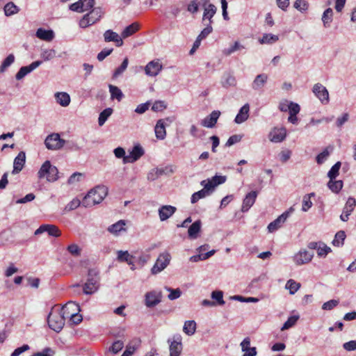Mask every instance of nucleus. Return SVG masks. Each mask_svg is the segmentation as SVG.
I'll return each instance as SVG.
<instances>
[{
    "instance_id": "f257e3e1",
    "label": "nucleus",
    "mask_w": 356,
    "mask_h": 356,
    "mask_svg": "<svg viewBox=\"0 0 356 356\" xmlns=\"http://www.w3.org/2000/svg\"><path fill=\"white\" fill-rule=\"evenodd\" d=\"M108 193V188L104 186H97L91 189L83 197L81 204L84 207H91L99 204Z\"/></svg>"
},
{
    "instance_id": "f03ea898",
    "label": "nucleus",
    "mask_w": 356,
    "mask_h": 356,
    "mask_svg": "<svg viewBox=\"0 0 356 356\" xmlns=\"http://www.w3.org/2000/svg\"><path fill=\"white\" fill-rule=\"evenodd\" d=\"M99 272L95 268H90L88 272L86 282L83 286V293L91 295L95 293L99 287Z\"/></svg>"
},
{
    "instance_id": "7ed1b4c3",
    "label": "nucleus",
    "mask_w": 356,
    "mask_h": 356,
    "mask_svg": "<svg viewBox=\"0 0 356 356\" xmlns=\"http://www.w3.org/2000/svg\"><path fill=\"white\" fill-rule=\"evenodd\" d=\"M65 319L58 309H52L47 317L49 327L54 331L59 332L65 325Z\"/></svg>"
},
{
    "instance_id": "20e7f679",
    "label": "nucleus",
    "mask_w": 356,
    "mask_h": 356,
    "mask_svg": "<svg viewBox=\"0 0 356 356\" xmlns=\"http://www.w3.org/2000/svg\"><path fill=\"white\" fill-rule=\"evenodd\" d=\"M103 13L100 8H94L90 13L84 15L81 19L79 21L80 27L85 29L94 24L101 19Z\"/></svg>"
},
{
    "instance_id": "39448f33",
    "label": "nucleus",
    "mask_w": 356,
    "mask_h": 356,
    "mask_svg": "<svg viewBox=\"0 0 356 356\" xmlns=\"http://www.w3.org/2000/svg\"><path fill=\"white\" fill-rule=\"evenodd\" d=\"M170 260L171 256L169 252L161 253L151 269L152 274L156 275L161 272L169 265Z\"/></svg>"
},
{
    "instance_id": "423d86ee",
    "label": "nucleus",
    "mask_w": 356,
    "mask_h": 356,
    "mask_svg": "<svg viewBox=\"0 0 356 356\" xmlns=\"http://www.w3.org/2000/svg\"><path fill=\"white\" fill-rule=\"evenodd\" d=\"M44 144L48 149L58 150L65 145V140L60 138L59 134L53 133L47 136Z\"/></svg>"
},
{
    "instance_id": "0eeeda50",
    "label": "nucleus",
    "mask_w": 356,
    "mask_h": 356,
    "mask_svg": "<svg viewBox=\"0 0 356 356\" xmlns=\"http://www.w3.org/2000/svg\"><path fill=\"white\" fill-rule=\"evenodd\" d=\"M181 339L182 338L180 334H175L172 339H168L170 356H180L183 349Z\"/></svg>"
},
{
    "instance_id": "6e6552de",
    "label": "nucleus",
    "mask_w": 356,
    "mask_h": 356,
    "mask_svg": "<svg viewBox=\"0 0 356 356\" xmlns=\"http://www.w3.org/2000/svg\"><path fill=\"white\" fill-rule=\"evenodd\" d=\"M95 0H79L70 6V9L77 13H83L93 8Z\"/></svg>"
},
{
    "instance_id": "1a4fd4ad",
    "label": "nucleus",
    "mask_w": 356,
    "mask_h": 356,
    "mask_svg": "<svg viewBox=\"0 0 356 356\" xmlns=\"http://www.w3.org/2000/svg\"><path fill=\"white\" fill-rule=\"evenodd\" d=\"M293 209L290 208L289 211H286L284 212L282 215H280L278 218H277L275 220L271 222L268 225V229L269 232H273L276 231L277 229H279L281 225L286 220V219L289 218L291 212L292 211Z\"/></svg>"
},
{
    "instance_id": "9d476101",
    "label": "nucleus",
    "mask_w": 356,
    "mask_h": 356,
    "mask_svg": "<svg viewBox=\"0 0 356 356\" xmlns=\"http://www.w3.org/2000/svg\"><path fill=\"white\" fill-rule=\"evenodd\" d=\"M286 136V130L284 127H275L268 134V138L273 143H280L285 139Z\"/></svg>"
},
{
    "instance_id": "9b49d317",
    "label": "nucleus",
    "mask_w": 356,
    "mask_h": 356,
    "mask_svg": "<svg viewBox=\"0 0 356 356\" xmlns=\"http://www.w3.org/2000/svg\"><path fill=\"white\" fill-rule=\"evenodd\" d=\"M145 151L139 145H136L130 152L129 156L124 158V163H134L138 161L143 154Z\"/></svg>"
},
{
    "instance_id": "f8f14e48",
    "label": "nucleus",
    "mask_w": 356,
    "mask_h": 356,
    "mask_svg": "<svg viewBox=\"0 0 356 356\" xmlns=\"http://www.w3.org/2000/svg\"><path fill=\"white\" fill-rule=\"evenodd\" d=\"M47 232L49 236L58 237L60 235L59 229L54 225H42L35 232V235Z\"/></svg>"
},
{
    "instance_id": "ddd939ff",
    "label": "nucleus",
    "mask_w": 356,
    "mask_h": 356,
    "mask_svg": "<svg viewBox=\"0 0 356 356\" xmlns=\"http://www.w3.org/2000/svg\"><path fill=\"white\" fill-rule=\"evenodd\" d=\"M314 257V252L308 250H300L294 257V261L298 265L309 262Z\"/></svg>"
},
{
    "instance_id": "4468645a",
    "label": "nucleus",
    "mask_w": 356,
    "mask_h": 356,
    "mask_svg": "<svg viewBox=\"0 0 356 356\" xmlns=\"http://www.w3.org/2000/svg\"><path fill=\"white\" fill-rule=\"evenodd\" d=\"M161 299V293L150 291L145 294V305L147 307H153L158 305Z\"/></svg>"
},
{
    "instance_id": "2eb2a0df",
    "label": "nucleus",
    "mask_w": 356,
    "mask_h": 356,
    "mask_svg": "<svg viewBox=\"0 0 356 356\" xmlns=\"http://www.w3.org/2000/svg\"><path fill=\"white\" fill-rule=\"evenodd\" d=\"M42 64L41 60H36L33 62L31 65L28 66L22 67L18 72L15 75V78L17 80H20L24 78L29 73L31 72L33 70L36 69Z\"/></svg>"
},
{
    "instance_id": "dca6fc26",
    "label": "nucleus",
    "mask_w": 356,
    "mask_h": 356,
    "mask_svg": "<svg viewBox=\"0 0 356 356\" xmlns=\"http://www.w3.org/2000/svg\"><path fill=\"white\" fill-rule=\"evenodd\" d=\"M162 70V65L159 60H152L145 67V74L150 76H156Z\"/></svg>"
},
{
    "instance_id": "f3484780",
    "label": "nucleus",
    "mask_w": 356,
    "mask_h": 356,
    "mask_svg": "<svg viewBox=\"0 0 356 356\" xmlns=\"http://www.w3.org/2000/svg\"><path fill=\"white\" fill-rule=\"evenodd\" d=\"M220 115V112L219 111H213L202 120L201 124L207 128H213L215 127Z\"/></svg>"
},
{
    "instance_id": "a211bd4d",
    "label": "nucleus",
    "mask_w": 356,
    "mask_h": 356,
    "mask_svg": "<svg viewBox=\"0 0 356 356\" xmlns=\"http://www.w3.org/2000/svg\"><path fill=\"white\" fill-rule=\"evenodd\" d=\"M26 162V154L24 152H20L15 158L13 162V174H17L23 169Z\"/></svg>"
},
{
    "instance_id": "6ab92c4d",
    "label": "nucleus",
    "mask_w": 356,
    "mask_h": 356,
    "mask_svg": "<svg viewBox=\"0 0 356 356\" xmlns=\"http://www.w3.org/2000/svg\"><path fill=\"white\" fill-rule=\"evenodd\" d=\"M356 206V200L353 197H349L343 208V213L341 215L340 218L343 221H347L348 216L351 214L352 211L355 209Z\"/></svg>"
},
{
    "instance_id": "aec40b11",
    "label": "nucleus",
    "mask_w": 356,
    "mask_h": 356,
    "mask_svg": "<svg viewBox=\"0 0 356 356\" xmlns=\"http://www.w3.org/2000/svg\"><path fill=\"white\" fill-rule=\"evenodd\" d=\"M104 39L106 42H115L117 47H121L123 44V40L117 33L111 29L106 31L104 33Z\"/></svg>"
},
{
    "instance_id": "412c9836",
    "label": "nucleus",
    "mask_w": 356,
    "mask_h": 356,
    "mask_svg": "<svg viewBox=\"0 0 356 356\" xmlns=\"http://www.w3.org/2000/svg\"><path fill=\"white\" fill-rule=\"evenodd\" d=\"M257 196V193L256 191H251L245 195L241 207L242 212H246L250 209L255 202Z\"/></svg>"
},
{
    "instance_id": "4be33fe9",
    "label": "nucleus",
    "mask_w": 356,
    "mask_h": 356,
    "mask_svg": "<svg viewBox=\"0 0 356 356\" xmlns=\"http://www.w3.org/2000/svg\"><path fill=\"white\" fill-rule=\"evenodd\" d=\"M313 92L322 103L328 102V92L321 84H315L313 88Z\"/></svg>"
},
{
    "instance_id": "5701e85b",
    "label": "nucleus",
    "mask_w": 356,
    "mask_h": 356,
    "mask_svg": "<svg viewBox=\"0 0 356 356\" xmlns=\"http://www.w3.org/2000/svg\"><path fill=\"white\" fill-rule=\"evenodd\" d=\"M58 310L61 312L65 318H68L73 313L80 312L79 305L73 302H67L65 306Z\"/></svg>"
},
{
    "instance_id": "b1692460",
    "label": "nucleus",
    "mask_w": 356,
    "mask_h": 356,
    "mask_svg": "<svg viewBox=\"0 0 356 356\" xmlns=\"http://www.w3.org/2000/svg\"><path fill=\"white\" fill-rule=\"evenodd\" d=\"M176 207L170 205H164L159 208V216L161 221H164L172 216L176 211Z\"/></svg>"
},
{
    "instance_id": "393cba45",
    "label": "nucleus",
    "mask_w": 356,
    "mask_h": 356,
    "mask_svg": "<svg viewBox=\"0 0 356 356\" xmlns=\"http://www.w3.org/2000/svg\"><path fill=\"white\" fill-rule=\"evenodd\" d=\"M249 111L250 105L248 104H245L240 108L238 114L236 115L234 119V122L236 124H241L246 121L249 117Z\"/></svg>"
},
{
    "instance_id": "a878e982",
    "label": "nucleus",
    "mask_w": 356,
    "mask_h": 356,
    "mask_svg": "<svg viewBox=\"0 0 356 356\" xmlns=\"http://www.w3.org/2000/svg\"><path fill=\"white\" fill-rule=\"evenodd\" d=\"M126 222L124 220H120L117 222L110 225L107 230L113 235L118 236L120 232L126 231Z\"/></svg>"
},
{
    "instance_id": "bb28decb",
    "label": "nucleus",
    "mask_w": 356,
    "mask_h": 356,
    "mask_svg": "<svg viewBox=\"0 0 356 356\" xmlns=\"http://www.w3.org/2000/svg\"><path fill=\"white\" fill-rule=\"evenodd\" d=\"M202 222L200 220L195 221L188 229V235L191 239H196L201 231Z\"/></svg>"
},
{
    "instance_id": "cd10ccee",
    "label": "nucleus",
    "mask_w": 356,
    "mask_h": 356,
    "mask_svg": "<svg viewBox=\"0 0 356 356\" xmlns=\"http://www.w3.org/2000/svg\"><path fill=\"white\" fill-rule=\"evenodd\" d=\"M268 75L266 74H258L252 83V88L254 90H261L266 83Z\"/></svg>"
},
{
    "instance_id": "c85d7f7f",
    "label": "nucleus",
    "mask_w": 356,
    "mask_h": 356,
    "mask_svg": "<svg viewBox=\"0 0 356 356\" xmlns=\"http://www.w3.org/2000/svg\"><path fill=\"white\" fill-rule=\"evenodd\" d=\"M35 35L40 40L50 42L54 38V33L52 30H46L42 28H40L37 30Z\"/></svg>"
},
{
    "instance_id": "c756f323",
    "label": "nucleus",
    "mask_w": 356,
    "mask_h": 356,
    "mask_svg": "<svg viewBox=\"0 0 356 356\" xmlns=\"http://www.w3.org/2000/svg\"><path fill=\"white\" fill-rule=\"evenodd\" d=\"M56 102L61 106H67L70 103V96L65 92H57L54 95Z\"/></svg>"
},
{
    "instance_id": "7c9ffc66",
    "label": "nucleus",
    "mask_w": 356,
    "mask_h": 356,
    "mask_svg": "<svg viewBox=\"0 0 356 356\" xmlns=\"http://www.w3.org/2000/svg\"><path fill=\"white\" fill-rule=\"evenodd\" d=\"M156 137L159 140H163L166 136L165 126L164 120L160 119L157 121L154 128Z\"/></svg>"
},
{
    "instance_id": "2f4dec72",
    "label": "nucleus",
    "mask_w": 356,
    "mask_h": 356,
    "mask_svg": "<svg viewBox=\"0 0 356 356\" xmlns=\"http://www.w3.org/2000/svg\"><path fill=\"white\" fill-rule=\"evenodd\" d=\"M210 0H193L187 6V10L192 13H196L199 10V6H205Z\"/></svg>"
},
{
    "instance_id": "473e14b6",
    "label": "nucleus",
    "mask_w": 356,
    "mask_h": 356,
    "mask_svg": "<svg viewBox=\"0 0 356 356\" xmlns=\"http://www.w3.org/2000/svg\"><path fill=\"white\" fill-rule=\"evenodd\" d=\"M203 7H204V15H203L202 19L205 20V19H208L209 21V24H211L212 23L211 19L213 17V15L216 14L217 8L212 3H209L208 5L207 4L205 6H203Z\"/></svg>"
},
{
    "instance_id": "72a5a7b5",
    "label": "nucleus",
    "mask_w": 356,
    "mask_h": 356,
    "mask_svg": "<svg viewBox=\"0 0 356 356\" xmlns=\"http://www.w3.org/2000/svg\"><path fill=\"white\" fill-rule=\"evenodd\" d=\"M140 29V24L137 22H134L131 24L127 26L122 32L121 37L122 38H127L133 34H134L136 31H138Z\"/></svg>"
},
{
    "instance_id": "f704fd0d",
    "label": "nucleus",
    "mask_w": 356,
    "mask_h": 356,
    "mask_svg": "<svg viewBox=\"0 0 356 356\" xmlns=\"http://www.w3.org/2000/svg\"><path fill=\"white\" fill-rule=\"evenodd\" d=\"M109 92L111 93V99H117L118 102H120L124 97V94L122 90L117 86L113 85H108Z\"/></svg>"
},
{
    "instance_id": "c9c22d12",
    "label": "nucleus",
    "mask_w": 356,
    "mask_h": 356,
    "mask_svg": "<svg viewBox=\"0 0 356 356\" xmlns=\"http://www.w3.org/2000/svg\"><path fill=\"white\" fill-rule=\"evenodd\" d=\"M333 18V11L332 9L330 8H327L322 15V22L323 23L324 27H330L331 25V23L332 22Z\"/></svg>"
},
{
    "instance_id": "e433bc0d",
    "label": "nucleus",
    "mask_w": 356,
    "mask_h": 356,
    "mask_svg": "<svg viewBox=\"0 0 356 356\" xmlns=\"http://www.w3.org/2000/svg\"><path fill=\"white\" fill-rule=\"evenodd\" d=\"M3 10H4L5 15L7 17L17 14L19 11V7L17 6L12 1L7 3L4 6Z\"/></svg>"
},
{
    "instance_id": "4c0bfd02",
    "label": "nucleus",
    "mask_w": 356,
    "mask_h": 356,
    "mask_svg": "<svg viewBox=\"0 0 356 356\" xmlns=\"http://www.w3.org/2000/svg\"><path fill=\"white\" fill-rule=\"evenodd\" d=\"M221 83L224 88H228L230 86H234L236 83V81L232 74L227 73L222 76Z\"/></svg>"
},
{
    "instance_id": "58836bf2",
    "label": "nucleus",
    "mask_w": 356,
    "mask_h": 356,
    "mask_svg": "<svg viewBox=\"0 0 356 356\" xmlns=\"http://www.w3.org/2000/svg\"><path fill=\"white\" fill-rule=\"evenodd\" d=\"M113 110L111 108H107L103 110L99 115L98 124L103 126L108 118L112 115Z\"/></svg>"
},
{
    "instance_id": "ea45409f",
    "label": "nucleus",
    "mask_w": 356,
    "mask_h": 356,
    "mask_svg": "<svg viewBox=\"0 0 356 356\" xmlns=\"http://www.w3.org/2000/svg\"><path fill=\"white\" fill-rule=\"evenodd\" d=\"M196 330V323L194 321H186L184 323L183 331L188 336L193 335Z\"/></svg>"
},
{
    "instance_id": "a19ab883",
    "label": "nucleus",
    "mask_w": 356,
    "mask_h": 356,
    "mask_svg": "<svg viewBox=\"0 0 356 356\" xmlns=\"http://www.w3.org/2000/svg\"><path fill=\"white\" fill-rule=\"evenodd\" d=\"M134 344H129L126 347V350L124 351L121 356H131L136 349L139 347L140 341L136 339L132 342Z\"/></svg>"
},
{
    "instance_id": "79ce46f5",
    "label": "nucleus",
    "mask_w": 356,
    "mask_h": 356,
    "mask_svg": "<svg viewBox=\"0 0 356 356\" xmlns=\"http://www.w3.org/2000/svg\"><path fill=\"white\" fill-rule=\"evenodd\" d=\"M56 52L53 49H42L40 53V57L44 60L48 61L56 57Z\"/></svg>"
},
{
    "instance_id": "37998d69",
    "label": "nucleus",
    "mask_w": 356,
    "mask_h": 356,
    "mask_svg": "<svg viewBox=\"0 0 356 356\" xmlns=\"http://www.w3.org/2000/svg\"><path fill=\"white\" fill-rule=\"evenodd\" d=\"M278 40L279 38L277 35L271 33H266L261 39H259V42L261 44H273Z\"/></svg>"
},
{
    "instance_id": "c03bdc74",
    "label": "nucleus",
    "mask_w": 356,
    "mask_h": 356,
    "mask_svg": "<svg viewBox=\"0 0 356 356\" xmlns=\"http://www.w3.org/2000/svg\"><path fill=\"white\" fill-rule=\"evenodd\" d=\"M51 163L49 161H46L41 166L40 169L38 172V177L40 179L47 177L50 170Z\"/></svg>"
},
{
    "instance_id": "a18cd8bd",
    "label": "nucleus",
    "mask_w": 356,
    "mask_h": 356,
    "mask_svg": "<svg viewBox=\"0 0 356 356\" xmlns=\"http://www.w3.org/2000/svg\"><path fill=\"white\" fill-rule=\"evenodd\" d=\"M300 287V284L293 280H289L286 284V289L289 290L290 294H294Z\"/></svg>"
},
{
    "instance_id": "49530a36",
    "label": "nucleus",
    "mask_w": 356,
    "mask_h": 356,
    "mask_svg": "<svg viewBox=\"0 0 356 356\" xmlns=\"http://www.w3.org/2000/svg\"><path fill=\"white\" fill-rule=\"evenodd\" d=\"M300 108L299 105H293L291 108V112L289 113L290 115L288 118L289 122L292 124H296L298 122V118L296 115L300 112Z\"/></svg>"
},
{
    "instance_id": "de8ad7c7",
    "label": "nucleus",
    "mask_w": 356,
    "mask_h": 356,
    "mask_svg": "<svg viewBox=\"0 0 356 356\" xmlns=\"http://www.w3.org/2000/svg\"><path fill=\"white\" fill-rule=\"evenodd\" d=\"M245 49L244 46L240 44L238 42H235L234 44L229 48L223 50V54L226 56H229L236 51L241 50Z\"/></svg>"
},
{
    "instance_id": "09e8293b",
    "label": "nucleus",
    "mask_w": 356,
    "mask_h": 356,
    "mask_svg": "<svg viewBox=\"0 0 356 356\" xmlns=\"http://www.w3.org/2000/svg\"><path fill=\"white\" fill-rule=\"evenodd\" d=\"M293 105H298L296 103H293L292 102H289L288 100H283L279 104V109L282 112L289 111L291 112V108Z\"/></svg>"
},
{
    "instance_id": "8fccbe9b",
    "label": "nucleus",
    "mask_w": 356,
    "mask_h": 356,
    "mask_svg": "<svg viewBox=\"0 0 356 356\" xmlns=\"http://www.w3.org/2000/svg\"><path fill=\"white\" fill-rule=\"evenodd\" d=\"M209 195V193H207V191H204L203 189H202L197 192H195L191 196V203L195 204L199 200L202 199Z\"/></svg>"
},
{
    "instance_id": "3c124183",
    "label": "nucleus",
    "mask_w": 356,
    "mask_h": 356,
    "mask_svg": "<svg viewBox=\"0 0 356 356\" xmlns=\"http://www.w3.org/2000/svg\"><path fill=\"white\" fill-rule=\"evenodd\" d=\"M128 63H129V60H128L127 58H125L124 59V60L122 61V64L120 65V66L118 67L115 70V72L113 73V78H117L120 75H121L126 70V69L127 68Z\"/></svg>"
},
{
    "instance_id": "603ef678",
    "label": "nucleus",
    "mask_w": 356,
    "mask_h": 356,
    "mask_svg": "<svg viewBox=\"0 0 356 356\" xmlns=\"http://www.w3.org/2000/svg\"><path fill=\"white\" fill-rule=\"evenodd\" d=\"M58 170L57 168L51 164L50 170H49V174L47 175V180L48 181H51V182L56 181L58 179Z\"/></svg>"
},
{
    "instance_id": "864d4df0",
    "label": "nucleus",
    "mask_w": 356,
    "mask_h": 356,
    "mask_svg": "<svg viewBox=\"0 0 356 356\" xmlns=\"http://www.w3.org/2000/svg\"><path fill=\"white\" fill-rule=\"evenodd\" d=\"M67 250L73 257H79L81 254V248L76 244L72 243L67 246Z\"/></svg>"
},
{
    "instance_id": "5fc2aeb1",
    "label": "nucleus",
    "mask_w": 356,
    "mask_h": 356,
    "mask_svg": "<svg viewBox=\"0 0 356 356\" xmlns=\"http://www.w3.org/2000/svg\"><path fill=\"white\" fill-rule=\"evenodd\" d=\"M299 318V316H290L287 321L283 324L281 330H288L290 327H293L297 322Z\"/></svg>"
},
{
    "instance_id": "6e6d98bb",
    "label": "nucleus",
    "mask_w": 356,
    "mask_h": 356,
    "mask_svg": "<svg viewBox=\"0 0 356 356\" xmlns=\"http://www.w3.org/2000/svg\"><path fill=\"white\" fill-rule=\"evenodd\" d=\"M15 60V56L13 54L8 55L3 61L0 66V72H3L5 70L9 67Z\"/></svg>"
},
{
    "instance_id": "4d7b16f0",
    "label": "nucleus",
    "mask_w": 356,
    "mask_h": 356,
    "mask_svg": "<svg viewBox=\"0 0 356 356\" xmlns=\"http://www.w3.org/2000/svg\"><path fill=\"white\" fill-rule=\"evenodd\" d=\"M211 298L216 300L219 305H225L223 300V292L222 291H214L211 293Z\"/></svg>"
},
{
    "instance_id": "13d9d810",
    "label": "nucleus",
    "mask_w": 356,
    "mask_h": 356,
    "mask_svg": "<svg viewBox=\"0 0 356 356\" xmlns=\"http://www.w3.org/2000/svg\"><path fill=\"white\" fill-rule=\"evenodd\" d=\"M124 347V342L121 340H117L113 343L109 348V351L116 354L120 352Z\"/></svg>"
},
{
    "instance_id": "bf43d9fd",
    "label": "nucleus",
    "mask_w": 356,
    "mask_h": 356,
    "mask_svg": "<svg viewBox=\"0 0 356 356\" xmlns=\"http://www.w3.org/2000/svg\"><path fill=\"white\" fill-rule=\"evenodd\" d=\"M231 299L238 300L242 302H257L259 301V299L254 297H248L245 298L241 296H234L230 297Z\"/></svg>"
},
{
    "instance_id": "052dcab7",
    "label": "nucleus",
    "mask_w": 356,
    "mask_h": 356,
    "mask_svg": "<svg viewBox=\"0 0 356 356\" xmlns=\"http://www.w3.org/2000/svg\"><path fill=\"white\" fill-rule=\"evenodd\" d=\"M294 8L300 12H304L308 9V3L305 0H296L293 5Z\"/></svg>"
},
{
    "instance_id": "680f3d73",
    "label": "nucleus",
    "mask_w": 356,
    "mask_h": 356,
    "mask_svg": "<svg viewBox=\"0 0 356 356\" xmlns=\"http://www.w3.org/2000/svg\"><path fill=\"white\" fill-rule=\"evenodd\" d=\"M167 108V104L164 101L159 100L156 101L152 106V110L155 112L162 111Z\"/></svg>"
},
{
    "instance_id": "e2e57ef3",
    "label": "nucleus",
    "mask_w": 356,
    "mask_h": 356,
    "mask_svg": "<svg viewBox=\"0 0 356 356\" xmlns=\"http://www.w3.org/2000/svg\"><path fill=\"white\" fill-rule=\"evenodd\" d=\"M81 201L78 198L73 199L70 202H69L65 207V211H70L76 209L81 204Z\"/></svg>"
},
{
    "instance_id": "0e129e2a",
    "label": "nucleus",
    "mask_w": 356,
    "mask_h": 356,
    "mask_svg": "<svg viewBox=\"0 0 356 356\" xmlns=\"http://www.w3.org/2000/svg\"><path fill=\"white\" fill-rule=\"evenodd\" d=\"M168 291H170L168 298L171 300H176L181 296V292L179 289H173L171 288L165 287Z\"/></svg>"
},
{
    "instance_id": "69168bd1",
    "label": "nucleus",
    "mask_w": 356,
    "mask_h": 356,
    "mask_svg": "<svg viewBox=\"0 0 356 356\" xmlns=\"http://www.w3.org/2000/svg\"><path fill=\"white\" fill-rule=\"evenodd\" d=\"M329 148L330 147L326 148L321 153H320L318 155H317L316 162L318 164H322L327 159V158L330 155V152L328 151Z\"/></svg>"
},
{
    "instance_id": "338daca9",
    "label": "nucleus",
    "mask_w": 356,
    "mask_h": 356,
    "mask_svg": "<svg viewBox=\"0 0 356 356\" xmlns=\"http://www.w3.org/2000/svg\"><path fill=\"white\" fill-rule=\"evenodd\" d=\"M346 234L343 231H339L335 234V246H340L343 244L346 238Z\"/></svg>"
},
{
    "instance_id": "774afa93",
    "label": "nucleus",
    "mask_w": 356,
    "mask_h": 356,
    "mask_svg": "<svg viewBox=\"0 0 356 356\" xmlns=\"http://www.w3.org/2000/svg\"><path fill=\"white\" fill-rule=\"evenodd\" d=\"M329 252H331V248L327 247L325 243H321L320 248H318L317 254L319 257H325Z\"/></svg>"
}]
</instances>
